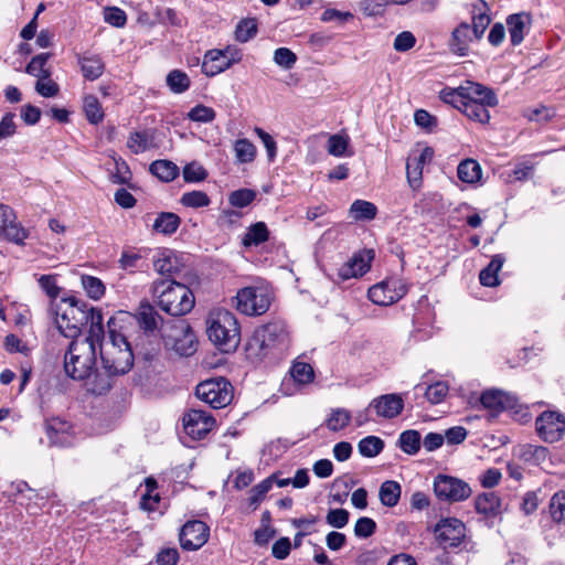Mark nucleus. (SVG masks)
<instances>
[{
    "label": "nucleus",
    "instance_id": "obj_1",
    "mask_svg": "<svg viewBox=\"0 0 565 565\" xmlns=\"http://www.w3.org/2000/svg\"><path fill=\"white\" fill-rule=\"evenodd\" d=\"M56 326L61 334L68 339H103L105 334L104 316L99 308L93 307L76 297L62 298L56 306Z\"/></svg>",
    "mask_w": 565,
    "mask_h": 565
},
{
    "label": "nucleus",
    "instance_id": "obj_2",
    "mask_svg": "<svg viewBox=\"0 0 565 565\" xmlns=\"http://www.w3.org/2000/svg\"><path fill=\"white\" fill-rule=\"evenodd\" d=\"M290 332L284 320H273L254 331L246 345L247 356L252 360L277 362L289 351Z\"/></svg>",
    "mask_w": 565,
    "mask_h": 565
},
{
    "label": "nucleus",
    "instance_id": "obj_3",
    "mask_svg": "<svg viewBox=\"0 0 565 565\" xmlns=\"http://www.w3.org/2000/svg\"><path fill=\"white\" fill-rule=\"evenodd\" d=\"M103 340L96 342L103 369L110 374L124 375L134 366V353L127 338L119 330L118 320L111 316L106 323Z\"/></svg>",
    "mask_w": 565,
    "mask_h": 565
},
{
    "label": "nucleus",
    "instance_id": "obj_4",
    "mask_svg": "<svg viewBox=\"0 0 565 565\" xmlns=\"http://www.w3.org/2000/svg\"><path fill=\"white\" fill-rule=\"evenodd\" d=\"M152 296L158 307L172 317L189 313L195 303L192 290L172 279H159L152 284Z\"/></svg>",
    "mask_w": 565,
    "mask_h": 565
},
{
    "label": "nucleus",
    "instance_id": "obj_5",
    "mask_svg": "<svg viewBox=\"0 0 565 565\" xmlns=\"http://www.w3.org/2000/svg\"><path fill=\"white\" fill-rule=\"evenodd\" d=\"M102 339H72L64 354V371L67 376L83 381L92 375L96 364V342Z\"/></svg>",
    "mask_w": 565,
    "mask_h": 565
},
{
    "label": "nucleus",
    "instance_id": "obj_6",
    "mask_svg": "<svg viewBox=\"0 0 565 565\" xmlns=\"http://www.w3.org/2000/svg\"><path fill=\"white\" fill-rule=\"evenodd\" d=\"M209 339L223 352L234 351L241 342V329L235 315L226 309L210 312L206 321Z\"/></svg>",
    "mask_w": 565,
    "mask_h": 565
},
{
    "label": "nucleus",
    "instance_id": "obj_7",
    "mask_svg": "<svg viewBox=\"0 0 565 565\" xmlns=\"http://www.w3.org/2000/svg\"><path fill=\"white\" fill-rule=\"evenodd\" d=\"M195 395L212 408H223L233 399V386L225 377H212L196 385Z\"/></svg>",
    "mask_w": 565,
    "mask_h": 565
},
{
    "label": "nucleus",
    "instance_id": "obj_8",
    "mask_svg": "<svg viewBox=\"0 0 565 565\" xmlns=\"http://www.w3.org/2000/svg\"><path fill=\"white\" fill-rule=\"evenodd\" d=\"M236 309L245 316L264 315L270 307L271 296L268 288L248 286L239 289L235 297Z\"/></svg>",
    "mask_w": 565,
    "mask_h": 565
},
{
    "label": "nucleus",
    "instance_id": "obj_9",
    "mask_svg": "<svg viewBox=\"0 0 565 565\" xmlns=\"http://www.w3.org/2000/svg\"><path fill=\"white\" fill-rule=\"evenodd\" d=\"M408 292V286L399 277H388L373 285L369 291V299L379 306H390L401 300Z\"/></svg>",
    "mask_w": 565,
    "mask_h": 565
},
{
    "label": "nucleus",
    "instance_id": "obj_10",
    "mask_svg": "<svg viewBox=\"0 0 565 565\" xmlns=\"http://www.w3.org/2000/svg\"><path fill=\"white\" fill-rule=\"evenodd\" d=\"M434 492L440 500L458 502L470 497L471 488L463 480L439 475L434 481Z\"/></svg>",
    "mask_w": 565,
    "mask_h": 565
},
{
    "label": "nucleus",
    "instance_id": "obj_11",
    "mask_svg": "<svg viewBox=\"0 0 565 565\" xmlns=\"http://www.w3.org/2000/svg\"><path fill=\"white\" fill-rule=\"evenodd\" d=\"M435 535L445 551L457 548L466 543L465 524L456 518L438 522L435 526Z\"/></svg>",
    "mask_w": 565,
    "mask_h": 565
},
{
    "label": "nucleus",
    "instance_id": "obj_12",
    "mask_svg": "<svg viewBox=\"0 0 565 565\" xmlns=\"http://www.w3.org/2000/svg\"><path fill=\"white\" fill-rule=\"evenodd\" d=\"M241 61V54L236 50H210L204 54L202 73L206 76H215L228 70L234 63Z\"/></svg>",
    "mask_w": 565,
    "mask_h": 565
},
{
    "label": "nucleus",
    "instance_id": "obj_13",
    "mask_svg": "<svg viewBox=\"0 0 565 565\" xmlns=\"http://www.w3.org/2000/svg\"><path fill=\"white\" fill-rule=\"evenodd\" d=\"M535 428L545 443L558 441L565 433V417L561 413L545 411L536 418Z\"/></svg>",
    "mask_w": 565,
    "mask_h": 565
},
{
    "label": "nucleus",
    "instance_id": "obj_14",
    "mask_svg": "<svg viewBox=\"0 0 565 565\" xmlns=\"http://www.w3.org/2000/svg\"><path fill=\"white\" fill-rule=\"evenodd\" d=\"M182 420L185 434L194 440L203 439L215 425V419L210 413L196 408L189 409Z\"/></svg>",
    "mask_w": 565,
    "mask_h": 565
},
{
    "label": "nucleus",
    "instance_id": "obj_15",
    "mask_svg": "<svg viewBox=\"0 0 565 565\" xmlns=\"http://www.w3.org/2000/svg\"><path fill=\"white\" fill-rule=\"evenodd\" d=\"M417 565L415 558L406 553L390 554L385 547L379 546L362 553L358 558V565Z\"/></svg>",
    "mask_w": 565,
    "mask_h": 565
},
{
    "label": "nucleus",
    "instance_id": "obj_16",
    "mask_svg": "<svg viewBox=\"0 0 565 565\" xmlns=\"http://www.w3.org/2000/svg\"><path fill=\"white\" fill-rule=\"evenodd\" d=\"M210 527L200 520L188 521L180 531V544L183 550L195 551L209 539Z\"/></svg>",
    "mask_w": 565,
    "mask_h": 565
},
{
    "label": "nucleus",
    "instance_id": "obj_17",
    "mask_svg": "<svg viewBox=\"0 0 565 565\" xmlns=\"http://www.w3.org/2000/svg\"><path fill=\"white\" fill-rule=\"evenodd\" d=\"M45 434L50 446L70 447L73 445V426L58 417L45 420Z\"/></svg>",
    "mask_w": 565,
    "mask_h": 565
},
{
    "label": "nucleus",
    "instance_id": "obj_18",
    "mask_svg": "<svg viewBox=\"0 0 565 565\" xmlns=\"http://www.w3.org/2000/svg\"><path fill=\"white\" fill-rule=\"evenodd\" d=\"M0 236L15 244H23L26 238L25 230L17 223L13 210L7 204H0Z\"/></svg>",
    "mask_w": 565,
    "mask_h": 565
},
{
    "label": "nucleus",
    "instance_id": "obj_19",
    "mask_svg": "<svg viewBox=\"0 0 565 565\" xmlns=\"http://www.w3.org/2000/svg\"><path fill=\"white\" fill-rule=\"evenodd\" d=\"M370 408H373L376 416L392 419L402 414L404 399L402 395L396 393L384 394L373 398L370 403Z\"/></svg>",
    "mask_w": 565,
    "mask_h": 565
},
{
    "label": "nucleus",
    "instance_id": "obj_20",
    "mask_svg": "<svg viewBox=\"0 0 565 565\" xmlns=\"http://www.w3.org/2000/svg\"><path fill=\"white\" fill-rule=\"evenodd\" d=\"M480 403L484 408L498 414L514 408L518 405V398L501 390L492 388L481 394Z\"/></svg>",
    "mask_w": 565,
    "mask_h": 565
},
{
    "label": "nucleus",
    "instance_id": "obj_21",
    "mask_svg": "<svg viewBox=\"0 0 565 565\" xmlns=\"http://www.w3.org/2000/svg\"><path fill=\"white\" fill-rule=\"evenodd\" d=\"M461 90L466 92L467 103H484L490 106H497L499 103L495 92L480 83L466 81L461 84Z\"/></svg>",
    "mask_w": 565,
    "mask_h": 565
},
{
    "label": "nucleus",
    "instance_id": "obj_22",
    "mask_svg": "<svg viewBox=\"0 0 565 565\" xmlns=\"http://www.w3.org/2000/svg\"><path fill=\"white\" fill-rule=\"evenodd\" d=\"M531 22V15L526 12L513 13L507 18L510 41L513 46L522 43L526 31L530 29Z\"/></svg>",
    "mask_w": 565,
    "mask_h": 565
},
{
    "label": "nucleus",
    "instance_id": "obj_23",
    "mask_svg": "<svg viewBox=\"0 0 565 565\" xmlns=\"http://www.w3.org/2000/svg\"><path fill=\"white\" fill-rule=\"evenodd\" d=\"M369 269L370 265L365 262L363 256L354 255L338 268L334 281L340 282L363 276Z\"/></svg>",
    "mask_w": 565,
    "mask_h": 565
},
{
    "label": "nucleus",
    "instance_id": "obj_24",
    "mask_svg": "<svg viewBox=\"0 0 565 565\" xmlns=\"http://www.w3.org/2000/svg\"><path fill=\"white\" fill-rule=\"evenodd\" d=\"M137 320L140 329H142L147 334H152L158 330L159 324L163 321L154 307L147 301L140 303Z\"/></svg>",
    "mask_w": 565,
    "mask_h": 565
},
{
    "label": "nucleus",
    "instance_id": "obj_25",
    "mask_svg": "<svg viewBox=\"0 0 565 565\" xmlns=\"http://www.w3.org/2000/svg\"><path fill=\"white\" fill-rule=\"evenodd\" d=\"M475 507L478 513L486 516H497L502 513V503L495 492H484L476 498Z\"/></svg>",
    "mask_w": 565,
    "mask_h": 565
},
{
    "label": "nucleus",
    "instance_id": "obj_26",
    "mask_svg": "<svg viewBox=\"0 0 565 565\" xmlns=\"http://www.w3.org/2000/svg\"><path fill=\"white\" fill-rule=\"evenodd\" d=\"M77 63L86 81L99 78L105 70V64L98 55H78Z\"/></svg>",
    "mask_w": 565,
    "mask_h": 565
},
{
    "label": "nucleus",
    "instance_id": "obj_27",
    "mask_svg": "<svg viewBox=\"0 0 565 565\" xmlns=\"http://www.w3.org/2000/svg\"><path fill=\"white\" fill-rule=\"evenodd\" d=\"M471 41V28L468 23L463 22L459 26H457L451 33V51L460 56H465L468 53L469 43Z\"/></svg>",
    "mask_w": 565,
    "mask_h": 565
},
{
    "label": "nucleus",
    "instance_id": "obj_28",
    "mask_svg": "<svg viewBox=\"0 0 565 565\" xmlns=\"http://www.w3.org/2000/svg\"><path fill=\"white\" fill-rule=\"evenodd\" d=\"M149 171L162 182L173 181L180 173L179 167L170 160H156Z\"/></svg>",
    "mask_w": 565,
    "mask_h": 565
},
{
    "label": "nucleus",
    "instance_id": "obj_29",
    "mask_svg": "<svg viewBox=\"0 0 565 565\" xmlns=\"http://www.w3.org/2000/svg\"><path fill=\"white\" fill-rule=\"evenodd\" d=\"M181 224L179 215L172 212H161L156 217L152 228L163 235H172Z\"/></svg>",
    "mask_w": 565,
    "mask_h": 565
},
{
    "label": "nucleus",
    "instance_id": "obj_30",
    "mask_svg": "<svg viewBox=\"0 0 565 565\" xmlns=\"http://www.w3.org/2000/svg\"><path fill=\"white\" fill-rule=\"evenodd\" d=\"M269 239V230L265 222H256L247 227L243 237L245 247L258 246Z\"/></svg>",
    "mask_w": 565,
    "mask_h": 565
},
{
    "label": "nucleus",
    "instance_id": "obj_31",
    "mask_svg": "<svg viewBox=\"0 0 565 565\" xmlns=\"http://www.w3.org/2000/svg\"><path fill=\"white\" fill-rule=\"evenodd\" d=\"M118 375L119 374H110L107 371H105V373L95 371L93 376L88 377V382L86 384L87 391L94 395H103L111 388L113 377Z\"/></svg>",
    "mask_w": 565,
    "mask_h": 565
},
{
    "label": "nucleus",
    "instance_id": "obj_32",
    "mask_svg": "<svg viewBox=\"0 0 565 565\" xmlns=\"http://www.w3.org/2000/svg\"><path fill=\"white\" fill-rule=\"evenodd\" d=\"M457 175L465 183H476L482 175L481 166L473 159H465L457 167Z\"/></svg>",
    "mask_w": 565,
    "mask_h": 565
},
{
    "label": "nucleus",
    "instance_id": "obj_33",
    "mask_svg": "<svg viewBox=\"0 0 565 565\" xmlns=\"http://www.w3.org/2000/svg\"><path fill=\"white\" fill-rule=\"evenodd\" d=\"M548 450L546 447L531 444L521 445L518 448V456L524 462L531 465H540L547 458Z\"/></svg>",
    "mask_w": 565,
    "mask_h": 565
},
{
    "label": "nucleus",
    "instance_id": "obj_34",
    "mask_svg": "<svg viewBox=\"0 0 565 565\" xmlns=\"http://www.w3.org/2000/svg\"><path fill=\"white\" fill-rule=\"evenodd\" d=\"M153 132L150 130L131 132L127 146L136 154L141 153L153 146Z\"/></svg>",
    "mask_w": 565,
    "mask_h": 565
},
{
    "label": "nucleus",
    "instance_id": "obj_35",
    "mask_svg": "<svg viewBox=\"0 0 565 565\" xmlns=\"http://www.w3.org/2000/svg\"><path fill=\"white\" fill-rule=\"evenodd\" d=\"M376 214V205L365 200H355L350 206V215L356 222L374 220Z\"/></svg>",
    "mask_w": 565,
    "mask_h": 565
},
{
    "label": "nucleus",
    "instance_id": "obj_36",
    "mask_svg": "<svg viewBox=\"0 0 565 565\" xmlns=\"http://www.w3.org/2000/svg\"><path fill=\"white\" fill-rule=\"evenodd\" d=\"M153 267L162 276H172L179 271L175 255L171 250H164L153 259Z\"/></svg>",
    "mask_w": 565,
    "mask_h": 565
},
{
    "label": "nucleus",
    "instance_id": "obj_37",
    "mask_svg": "<svg viewBox=\"0 0 565 565\" xmlns=\"http://www.w3.org/2000/svg\"><path fill=\"white\" fill-rule=\"evenodd\" d=\"M401 486L393 480L384 481L380 487L379 497L383 505L393 508L401 498Z\"/></svg>",
    "mask_w": 565,
    "mask_h": 565
},
{
    "label": "nucleus",
    "instance_id": "obj_38",
    "mask_svg": "<svg viewBox=\"0 0 565 565\" xmlns=\"http://www.w3.org/2000/svg\"><path fill=\"white\" fill-rule=\"evenodd\" d=\"M50 57L51 53H41L33 56L26 65L25 72L40 79H49L51 77V71L46 68L45 65Z\"/></svg>",
    "mask_w": 565,
    "mask_h": 565
},
{
    "label": "nucleus",
    "instance_id": "obj_39",
    "mask_svg": "<svg viewBox=\"0 0 565 565\" xmlns=\"http://www.w3.org/2000/svg\"><path fill=\"white\" fill-rule=\"evenodd\" d=\"M234 151L236 160L239 163H250L255 160L257 154L255 145L246 138L237 139L235 141Z\"/></svg>",
    "mask_w": 565,
    "mask_h": 565
},
{
    "label": "nucleus",
    "instance_id": "obj_40",
    "mask_svg": "<svg viewBox=\"0 0 565 565\" xmlns=\"http://www.w3.org/2000/svg\"><path fill=\"white\" fill-rule=\"evenodd\" d=\"M275 476H269L249 490L248 502L253 509H257L266 494L271 490Z\"/></svg>",
    "mask_w": 565,
    "mask_h": 565
},
{
    "label": "nucleus",
    "instance_id": "obj_41",
    "mask_svg": "<svg viewBox=\"0 0 565 565\" xmlns=\"http://www.w3.org/2000/svg\"><path fill=\"white\" fill-rule=\"evenodd\" d=\"M439 98L461 113L463 111V104H467L466 92L461 90V85L456 88L445 87L440 90Z\"/></svg>",
    "mask_w": 565,
    "mask_h": 565
},
{
    "label": "nucleus",
    "instance_id": "obj_42",
    "mask_svg": "<svg viewBox=\"0 0 565 565\" xmlns=\"http://www.w3.org/2000/svg\"><path fill=\"white\" fill-rule=\"evenodd\" d=\"M399 448L407 455H416L420 449V434L417 430H405L398 438Z\"/></svg>",
    "mask_w": 565,
    "mask_h": 565
},
{
    "label": "nucleus",
    "instance_id": "obj_43",
    "mask_svg": "<svg viewBox=\"0 0 565 565\" xmlns=\"http://www.w3.org/2000/svg\"><path fill=\"white\" fill-rule=\"evenodd\" d=\"M383 448L384 441L377 436L364 437L358 444L360 455L366 458L376 457Z\"/></svg>",
    "mask_w": 565,
    "mask_h": 565
},
{
    "label": "nucleus",
    "instance_id": "obj_44",
    "mask_svg": "<svg viewBox=\"0 0 565 565\" xmlns=\"http://www.w3.org/2000/svg\"><path fill=\"white\" fill-rule=\"evenodd\" d=\"M167 85L174 94H182L190 87V78L186 73L180 70H172L167 75Z\"/></svg>",
    "mask_w": 565,
    "mask_h": 565
},
{
    "label": "nucleus",
    "instance_id": "obj_45",
    "mask_svg": "<svg viewBox=\"0 0 565 565\" xmlns=\"http://www.w3.org/2000/svg\"><path fill=\"white\" fill-rule=\"evenodd\" d=\"M489 107L491 106L484 103H467L463 104L462 114L473 121L487 124L490 120Z\"/></svg>",
    "mask_w": 565,
    "mask_h": 565
},
{
    "label": "nucleus",
    "instance_id": "obj_46",
    "mask_svg": "<svg viewBox=\"0 0 565 565\" xmlns=\"http://www.w3.org/2000/svg\"><path fill=\"white\" fill-rule=\"evenodd\" d=\"M84 111L86 119L92 125H97L104 119V111L100 103L94 95H87L84 98Z\"/></svg>",
    "mask_w": 565,
    "mask_h": 565
},
{
    "label": "nucleus",
    "instance_id": "obj_47",
    "mask_svg": "<svg viewBox=\"0 0 565 565\" xmlns=\"http://www.w3.org/2000/svg\"><path fill=\"white\" fill-rule=\"evenodd\" d=\"M550 514L554 522L565 524V491L555 492L550 500Z\"/></svg>",
    "mask_w": 565,
    "mask_h": 565
},
{
    "label": "nucleus",
    "instance_id": "obj_48",
    "mask_svg": "<svg viewBox=\"0 0 565 565\" xmlns=\"http://www.w3.org/2000/svg\"><path fill=\"white\" fill-rule=\"evenodd\" d=\"M351 420V414L344 408L332 409L329 418L326 422L327 427L331 431H339L345 428Z\"/></svg>",
    "mask_w": 565,
    "mask_h": 565
},
{
    "label": "nucleus",
    "instance_id": "obj_49",
    "mask_svg": "<svg viewBox=\"0 0 565 565\" xmlns=\"http://www.w3.org/2000/svg\"><path fill=\"white\" fill-rule=\"evenodd\" d=\"M82 286L87 296L94 300H99L105 295V285L97 277L83 275Z\"/></svg>",
    "mask_w": 565,
    "mask_h": 565
},
{
    "label": "nucleus",
    "instance_id": "obj_50",
    "mask_svg": "<svg viewBox=\"0 0 565 565\" xmlns=\"http://www.w3.org/2000/svg\"><path fill=\"white\" fill-rule=\"evenodd\" d=\"M180 202L186 207L199 209L210 205L211 200L205 192L195 190L183 193Z\"/></svg>",
    "mask_w": 565,
    "mask_h": 565
},
{
    "label": "nucleus",
    "instance_id": "obj_51",
    "mask_svg": "<svg viewBox=\"0 0 565 565\" xmlns=\"http://www.w3.org/2000/svg\"><path fill=\"white\" fill-rule=\"evenodd\" d=\"M423 168L424 166L413 158L408 159L406 163L407 182L413 190H418L422 185Z\"/></svg>",
    "mask_w": 565,
    "mask_h": 565
},
{
    "label": "nucleus",
    "instance_id": "obj_52",
    "mask_svg": "<svg viewBox=\"0 0 565 565\" xmlns=\"http://www.w3.org/2000/svg\"><path fill=\"white\" fill-rule=\"evenodd\" d=\"M448 385L445 382L439 381L431 385H428L425 388L424 394L430 404L436 405L445 399V397L448 394Z\"/></svg>",
    "mask_w": 565,
    "mask_h": 565
},
{
    "label": "nucleus",
    "instance_id": "obj_53",
    "mask_svg": "<svg viewBox=\"0 0 565 565\" xmlns=\"http://www.w3.org/2000/svg\"><path fill=\"white\" fill-rule=\"evenodd\" d=\"M183 339H177L174 342V350L184 356H189L195 352L194 334L191 332L190 327H184Z\"/></svg>",
    "mask_w": 565,
    "mask_h": 565
},
{
    "label": "nucleus",
    "instance_id": "obj_54",
    "mask_svg": "<svg viewBox=\"0 0 565 565\" xmlns=\"http://www.w3.org/2000/svg\"><path fill=\"white\" fill-rule=\"evenodd\" d=\"M257 33V23L255 19L242 20L235 30L237 41L244 43L253 39Z\"/></svg>",
    "mask_w": 565,
    "mask_h": 565
},
{
    "label": "nucleus",
    "instance_id": "obj_55",
    "mask_svg": "<svg viewBox=\"0 0 565 565\" xmlns=\"http://www.w3.org/2000/svg\"><path fill=\"white\" fill-rule=\"evenodd\" d=\"M216 113L212 107L199 104L189 113L188 118L192 121L207 124L215 119Z\"/></svg>",
    "mask_w": 565,
    "mask_h": 565
},
{
    "label": "nucleus",
    "instance_id": "obj_56",
    "mask_svg": "<svg viewBox=\"0 0 565 565\" xmlns=\"http://www.w3.org/2000/svg\"><path fill=\"white\" fill-rule=\"evenodd\" d=\"M256 198V193L250 189H239L232 192L228 196V201L231 205L235 207H246L249 205Z\"/></svg>",
    "mask_w": 565,
    "mask_h": 565
},
{
    "label": "nucleus",
    "instance_id": "obj_57",
    "mask_svg": "<svg viewBox=\"0 0 565 565\" xmlns=\"http://www.w3.org/2000/svg\"><path fill=\"white\" fill-rule=\"evenodd\" d=\"M291 376L300 384H307L313 380V370L310 364L296 362L291 367Z\"/></svg>",
    "mask_w": 565,
    "mask_h": 565
},
{
    "label": "nucleus",
    "instance_id": "obj_58",
    "mask_svg": "<svg viewBox=\"0 0 565 565\" xmlns=\"http://www.w3.org/2000/svg\"><path fill=\"white\" fill-rule=\"evenodd\" d=\"M274 62L285 70H290L297 62V55L288 47H278L274 52Z\"/></svg>",
    "mask_w": 565,
    "mask_h": 565
},
{
    "label": "nucleus",
    "instance_id": "obj_59",
    "mask_svg": "<svg viewBox=\"0 0 565 565\" xmlns=\"http://www.w3.org/2000/svg\"><path fill=\"white\" fill-rule=\"evenodd\" d=\"M207 177L206 170L198 162L193 161L183 168V179L185 182H200Z\"/></svg>",
    "mask_w": 565,
    "mask_h": 565
},
{
    "label": "nucleus",
    "instance_id": "obj_60",
    "mask_svg": "<svg viewBox=\"0 0 565 565\" xmlns=\"http://www.w3.org/2000/svg\"><path fill=\"white\" fill-rule=\"evenodd\" d=\"M376 523L373 519L362 516L358 519L354 525V534L360 539H367L375 533Z\"/></svg>",
    "mask_w": 565,
    "mask_h": 565
},
{
    "label": "nucleus",
    "instance_id": "obj_61",
    "mask_svg": "<svg viewBox=\"0 0 565 565\" xmlns=\"http://www.w3.org/2000/svg\"><path fill=\"white\" fill-rule=\"evenodd\" d=\"M104 20L113 26L122 28L127 22V15L117 7H108L104 10Z\"/></svg>",
    "mask_w": 565,
    "mask_h": 565
},
{
    "label": "nucleus",
    "instance_id": "obj_62",
    "mask_svg": "<svg viewBox=\"0 0 565 565\" xmlns=\"http://www.w3.org/2000/svg\"><path fill=\"white\" fill-rule=\"evenodd\" d=\"M349 518L350 513L345 509H330L326 521L332 527L342 529L348 524Z\"/></svg>",
    "mask_w": 565,
    "mask_h": 565
},
{
    "label": "nucleus",
    "instance_id": "obj_63",
    "mask_svg": "<svg viewBox=\"0 0 565 565\" xmlns=\"http://www.w3.org/2000/svg\"><path fill=\"white\" fill-rule=\"evenodd\" d=\"M349 146V139L341 135H332L328 140V152L334 157H343Z\"/></svg>",
    "mask_w": 565,
    "mask_h": 565
},
{
    "label": "nucleus",
    "instance_id": "obj_64",
    "mask_svg": "<svg viewBox=\"0 0 565 565\" xmlns=\"http://www.w3.org/2000/svg\"><path fill=\"white\" fill-rule=\"evenodd\" d=\"M254 132L258 136L266 148L268 160L273 162L277 156V143L275 139L259 127H255Z\"/></svg>",
    "mask_w": 565,
    "mask_h": 565
}]
</instances>
